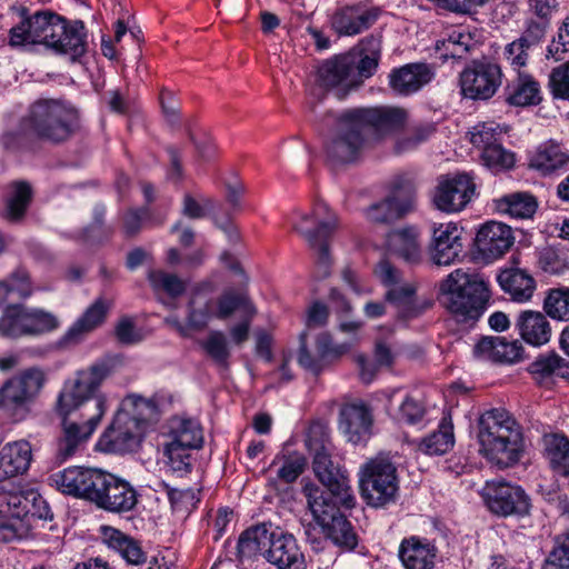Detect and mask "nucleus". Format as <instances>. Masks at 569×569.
I'll return each mask as SVG.
<instances>
[{"mask_svg":"<svg viewBox=\"0 0 569 569\" xmlns=\"http://www.w3.org/2000/svg\"><path fill=\"white\" fill-rule=\"evenodd\" d=\"M331 451L330 441L323 442L315 451L313 472L327 490L310 481L303 485L302 495L315 523L302 520L301 525L307 540L311 543L318 540V526L323 536L336 546L351 550L358 543L357 536L340 508L352 509L356 506V497L347 471L332 458Z\"/></svg>","mask_w":569,"mask_h":569,"instance_id":"f257e3e1","label":"nucleus"},{"mask_svg":"<svg viewBox=\"0 0 569 569\" xmlns=\"http://www.w3.org/2000/svg\"><path fill=\"white\" fill-rule=\"evenodd\" d=\"M479 452L500 469L517 465L525 451L521 425L503 408L485 411L478 419Z\"/></svg>","mask_w":569,"mask_h":569,"instance_id":"f03ea898","label":"nucleus"},{"mask_svg":"<svg viewBox=\"0 0 569 569\" xmlns=\"http://www.w3.org/2000/svg\"><path fill=\"white\" fill-rule=\"evenodd\" d=\"M111 373L107 361H98L79 371L73 383V447L87 441L96 431L106 412V397L97 395L101 383Z\"/></svg>","mask_w":569,"mask_h":569,"instance_id":"7ed1b4c3","label":"nucleus"},{"mask_svg":"<svg viewBox=\"0 0 569 569\" xmlns=\"http://www.w3.org/2000/svg\"><path fill=\"white\" fill-rule=\"evenodd\" d=\"M440 302L457 322L477 321L486 311L490 290L488 280L476 272L456 269L440 283Z\"/></svg>","mask_w":569,"mask_h":569,"instance_id":"20e7f679","label":"nucleus"},{"mask_svg":"<svg viewBox=\"0 0 569 569\" xmlns=\"http://www.w3.org/2000/svg\"><path fill=\"white\" fill-rule=\"evenodd\" d=\"M40 43L64 54L71 46L67 21L58 14L40 11L22 20L10 30V44L13 47Z\"/></svg>","mask_w":569,"mask_h":569,"instance_id":"39448f33","label":"nucleus"},{"mask_svg":"<svg viewBox=\"0 0 569 569\" xmlns=\"http://www.w3.org/2000/svg\"><path fill=\"white\" fill-rule=\"evenodd\" d=\"M23 126L41 139L64 141L71 133V104L62 99H40L30 107Z\"/></svg>","mask_w":569,"mask_h":569,"instance_id":"423d86ee","label":"nucleus"},{"mask_svg":"<svg viewBox=\"0 0 569 569\" xmlns=\"http://www.w3.org/2000/svg\"><path fill=\"white\" fill-rule=\"evenodd\" d=\"M43 385L44 375L38 368H28L7 379L0 386V411L17 421L23 420Z\"/></svg>","mask_w":569,"mask_h":569,"instance_id":"0eeeda50","label":"nucleus"},{"mask_svg":"<svg viewBox=\"0 0 569 569\" xmlns=\"http://www.w3.org/2000/svg\"><path fill=\"white\" fill-rule=\"evenodd\" d=\"M360 490L371 507H383L392 502L398 491L397 468L386 455H378L360 469Z\"/></svg>","mask_w":569,"mask_h":569,"instance_id":"6e6552de","label":"nucleus"},{"mask_svg":"<svg viewBox=\"0 0 569 569\" xmlns=\"http://www.w3.org/2000/svg\"><path fill=\"white\" fill-rule=\"evenodd\" d=\"M59 325L58 318L51 312L22 303H12L4 307L0 316V337H37L53 331Z\"/></svg>","mask_w":569,"mask_h":569,"instance_id":"1a4fd4ad","label":"nucleus"},{"mask_svg":"<svg viewBox=\"0 0 569 569\" xmlns=\"http://www.w3.org/2000/svg\"><path fill=\"white\" fill-rule=\"evenodd\" d=\"M371 143L362 124L352 110L343 112L337 120L335 131L326 143L328 158L335 163L356 161Z\"/></svg>","mask_w":569,"mask_h":569,"instance_id":"9d476101","label":"nucleus"},{"mask_svg":"<svg viewBox=\"0 0 569 569\" xmlns=\"http://www.w3.org/2000/svg\"><path fill=\"white\" fill-rule=\"evenodd\" d=\"M380 281L387 288L386 301L397 309L398 316L403 320L419 317L431 307V301H419L416 297V286L402 279L401 272L389 261L379 262L376 270Z\"/></svg>","mask_w":569,"mask_h":569,"instance_id":"9b49d317","label":"nucleus"},{"mask_svg":"<svg viewBox=\"0 0 569 569\" xmlns=\"http://www.w3.org/2000/svg\"><path fill=\"white\" fill-rule=\"evenodd\" d=\"M29 489L0 492V541L11 542L29 537Z\"/></svg>","mask_w":569,"mask_h":569,"instance_id":"f8f14e48","label":"nucleus"},{"mask_svg":"<svg viewBox=\"0 0 569 569\" xmlns=\"http://www.w3.org/2000/svg\"><path fill=\"white\" fill-rule=\"evenodd\" d=\"M416 208V188L409 180L396 181L390 192L366 209V218L376 224H389Z\"/></svg>","mask_w":569,"mask_h":569,"instance_id":"ddd939ff","label":"nucleus"},{"mask_svg":"<svg viewBox=\"0 0 569 569\" xmlns=\"http://www.w3.org/2000/svg\"><path fill=\"white\" fill-rule=\"evenodd\" d=\"M481 496L488 509L499 517H527L531 511V499L518 485L506 481H488Z\"/></svg>","mask_w":569,"mask_h":569,"instance_id":"4468645a","label":"nucleus"},{"mask_svg":"<svg viewBox=\"0 0 569 569\" xmlns=\"http://www.w3.org/2000/svg\"><path fill=\"white\" fill-rule=\"evenodd\" d=\"M502 71L490 61H473L460 73L461 93L466 98L487 100L501 86Z\"/></svg>","mask_w":569,"mask_h":569,"instance_id":"2eb2a0df","label":"nucleus"},{"mask_svg":"<svg viewBox=\"0 0 569 569\" xmlns=\"http://www.w3.org/2000/svg\"><path fill=\"white\" fill-rule=\"evenodd\" d=\"M476 183L467 173L441 178L432 193V204L445 213H458L471 201Z\"/></svg>","mask_w":569,"mask_h":569,"instance_id":"dca6fc26","label":"nucleus"},{"mask_svg":"<svg viewBox=\"0 0 569 569\" xmlns=\"http://www.w3.org/2000/svg\"><path fill=\"white\" fill-rule=\"evenodd\" d=\"M337 217L323 202H317L309 213H297L293 229L308 242L310 248L329 242L337 228Z\"/></svg>","mask_w":569,"mask_h":569,"instance_id":"f3484780","label":"nucleus"},{"mask_svg":"<svg viewBox=\"0 0 569 569\" xmlns=\"http://www.w3.org/2000/svg\"><path fill=\"white\" fill-rule=\"evenodd\" d=\"M462 250V229L456 222L432 224L429 254L435 264H453L459 260Z\"/></svg>","mask_w":569,"mask_h":569,"instance_id":"a211bd4d","label":"nucleus"},{"mask_svg":"<svg viewBox=\"0 0 569 569\" xmlns=\"http://www.w3.org/2000/svg\"><path fill=\"white\" fill-rule=\"evenodd\" d=\"M513 242V232L509 226L490 221L477 232L475 246L483 261L492 262L509 251Z\"/></svg>","mask_w":569,"mask_h":569,"instance_id":"6ab92c4d","label":"nucleus"},{"mask_svg":"<svg viewBox=\"0 0 569 569\" xmlns=\"http://www.w3.org/2000/svg\"><path fill=\"white\" fill-rule=\"evenodd\" d=\"M379 14V9L362 3L343 6L333 13L331 27L339 36H356L368 30Z\"/></svg>","mask_w":569,"mask_h":569,"instance_id":"aec40b11","label":"nucleus"},{"mask_svg":"<svg viewBox=\"0 0 569 569\" xmlns=\"http://www.w3.org/2000/svg\"><path fill=\"white\" fill-rule=\"evenodd\" d=\"M317 81L326 89H337L339 99L345 98L350 90L357 88L352 64L345 58V54L322 62L317 71Z\"/></svg>","mask_w":569,"mask_h":569,"instance_id":"412c9836","label":"nucleus"},{"mask_svg":"<svg viewBox=\"0 0 569 569\" xmlns=\"http://www.w3.org/2000/svg\"><path fill=\"white\" fill-rule=\"evenodd\" d=\"M352 111L370 139L372 134L380 136L399 129L407 116L405 110L392 107L359 108Z\"/></svg>","mask_w":569,"mask_h":569,"instance_id":"4be33fe9","label":"nucleus"},{"mask_svg":"<svg viewBox=\"0 0 569 569\" xmlns=\"http://www.w3.org/2000/svg\"><path fill=\"white\" fill-rule=\"evenodd\" d=\"M264 558L277 569L306 568L305 555L291 533L274 531L271 543L264 551Z\"/></svg>","mask_w":569,"mask_h":569,"instance_id":"5701e85b","label":"nucleus"},{"mask_svg":"<svg viewBox=\"0 0 569 569\" xmlns=\"http://www.w3.org/2000/svg\"><path fill=\"white\" fill-rule=\"evenodd\" d=\"M372 422V412L363 401L347 403L340 410L339 428L352 443L370 437Z\"/></svg>","mask_w":569,"mask_h":569,"instance_id":"b1692460","label":"nucleus"},{"mask_svg":"<svg viewBox=\"0 0 569 569\" xmlns=\"http://www.w3.org/2000/svg\"><path fill=\"white\" fill-rule=\"evenodd\" d=\"M137 502L138 496L134 488L128 481L110 473L97 508L108 512L122 513L132 510Z\"/></svg>","mask_w":569,"mask_h":569,"instance_id":"393cba45","label":"nucleus"},{"mask_svg":"<svg viewBox=\"0 0 569 569\" xmlns=\"http://www.w3.org/2000/svg\"><path fill=\"white\" fill-rule=\"evenodd\" d=\"M435 77V71L427 63H409L393 70L389 76V84L399 94L408 96L420 90Z\"/></svg>","mask_w":569,"mask_h":569,"instance_id":"a878e982","label":"nucleus"},{"mask_svg":"<svg viewBox=\"0 0 569 569\" xmlns=\"http://www.w3.org/2000/svg\"><path fill=\"white\" fill-rule=\"evenodd\" d=\"M110 472L97 468H73V498L98 507Z\"/></svg>","mask_w":569,"mask_h":569,"instance_id":"bb28decb","label":"nucleus"},{"mask_svg":"<svg viewBox=\"0 0 569 569\" xmlns=\"http://www.w3.org/2000/svg\"><path fill=\"white\" fill-rule=\"evenodd\" d=\"M32 461V448L27 440L11 441L0 447V480L28 471Z\"/></svg>","mask_w":569,"mask_h":569,"instance_id":"cd10ccee","label":"nucleus"},{"mask_svg":"<svg viewBox=\"0 0 569 569\" xmlns=\"http://www.w3.org/2000/svg\"><path fill=\"white\" fill-rule=\"evenodd\" d=\"M398 556L406 569H432L437 549L427 539L411 536L401 541Z\"/></svg>","mask_w":569,"mask_h":569,"instance_id":"c85d7f7f","label":"nucleus"},{"mask_svg":"<svg viewBox=\"0 0 569 569\" xmlns=\"http://www.w3.org/2000/svg\"><path fill=\"white\" fill-rule=\"evenodd\" d=\"M142 428L137 422L127 420L118 421V412L110 427L100 439V445L106 443V449L113 452H128L136 449L140 441Z\"/></svg>","mask_w":569,"mask_h":569,"instance_id":"c756f323","label":"nucleus"},{"mask_svg":"<svg viewBox=\"0 0 569 569\" xmlns=\"http://www.w3.org/2000/svg\"><path fill=\"white\" fill-rule=\"evenodd\" d=\"M380 40L375 37H367L360 42L359 52H349L345 54L352 64V73L357 88L362 83L363 79L370 78L378 67L380 58Z\"/></svg>","mask_w":569,"mask_h":569,"instance_id":"7c9ffc66","label":"nucleus"},{"mask_svg":"<svg viewBox=\"0 0 569 569\" xmlns=\"http://www.w3.org/2000/svg\"><path fill=\"white\" fill-rule=\"evenodd\" d=\"M540 83L530 73L518 71L506 87V101L515 107L537 106L541 102Z\"/></svg>","mask_w":569,"mask_h":569,"instance_id":"2f4dec72","label":"nucleus"},{"mask_svg":"<svg viewBox=\"0 0 569 569\" xmlns=\"http://www.w3.org/2000/svg\"><path fill=\"white\" fill-rule=\"evenodd\" d=\"M522 345L505 337H485L475 346V353L497 362H515L521 358Z\"/></svg>","mask_w":569,"mask_h":569,"instance_id":"473e14b6","label":"nucleus"},{"mask_svg":"<svg viewBox=\"0 0 569 569\" xmlns=\"http://www.w3.org/2000/svg\"><path fill=\"white\" fill-rule=\"evenodd\" d=\"M492 208L496 212L513 219H529L536 213L538 202L530 192L516 191L493 199Z\"/></svg>","mask_w":569,"mask_h":569,"instance_id":"72a5a7b5","label":"nucleus"},{"mask_svg":"<svg viewBox=\"0 0 569 569\" xmlns=\"http://www.w3.org/2000/svg\"><path fill=\"white\" fill-rule=\"evenodd\" d=\"M530 167L545 176L559 173L568 169L569 154L559 144L547 142L531 156Z\"/></svg>","mask_w":569,"mask_h":569,"instance_id":"f704fd0d","label":"nucleus"},{"mask_svg":"<svg viewBox=\"0 0 569 569\" xmlns=\"http://www.w3.org/2000/svg\"><path fill=\"white\" fill-rule=\"evenodd\" d=\"M542 456L558 475L569 477V438L561 433H546L541 438Z\"/></svg>","mask_w":569,"mask_h":569,"instance_id":"c9c22d12","label":"nucleus"},{"mask_svg":"<svg viewBox=\"0 0 569 569\" xmlns=\"http://www.w3.org/2000/svg\"><path fill=\"white\" fill-rule=\"evenodd\" d=\"M517 328L521 338L529 345H546L551 337V327L546 316L539 311L527 310L519 315Z\"/></svg>","mask_w":569,"mask_h":569,"instance_id":"e433bc0d","label":"nucleus"},{"mask_svg":"<svg viewBox=\"0 0 569 569\" xmlns=\"http://www.w3.org/2000/svg\"><path fill=\"white\" fill-rule=\"evenodd\" d=\"M497 279L501 289L518 302L530 300L536 289L535 279L519 268L502 270Z\"/></svg>","mask_w":569,"mask_h":569,"instance_id":"4c0bfd02","label":"nucleus"},{"mask_svg":"<svg viewBox=\"0 0 569 569\" xmlns=\"http://www.w3.org/2000/svg\"><path fill=\"white\" fill-rule=\"evenodd\" d=\"M100 530L108 547L118 551L128 563L136 566L144 563L146 553L138 541L113 527L102 526Z\"/></svg>","mask_w":569,"mask_h":569,"instance_id":"58836bf2","label":"nucleus"},{"mask_svg":"<svg viewBox=\"0 0 569 569\" xmlns=\"http://www.w3.org/2000/svg\"><path fill=\"white\" fill-rule=\"evenodd\" d=\"M274 531L266 523L257 525L244 530L238 540V557L251 559L264 551L271 543Z\"/></svg>","mask_w":569,"mask_h":569,"instance_id":"ea45409f","label":"nucleus"},{"mask_svg":"<svg viewBox=\"0 0 569 569\" xmlns=\"http://www.w3.org/2000/svg\"><path fill=\"white\" fill-rule=\"evenodd\" d=\"M158 408L153 400L137 395L126 397L118 409V421L129 418L137 426L143 428L146 423L157 417Z\"/></svg>","mask_w":569,"mask_h":569,"instance_id":"a19ab883","label":"nucleus"},{"mask_svg":"<svg viewBox=\"0 0 569 569\" xmlns=\"http://www.w3.org/2000/svg\"><path fill=\"white\" fill-rule=\"evenodd\" d=\"M419 232L413 227L395 230L389 234L388 243L391 252L408 262L420 258Z\"/></svg>","mask_w":569,"mask_h":569,"instance_id":"79ce46f5","label":"nucleus"},{"mask_svg":"<svg viewBox=\"0 0 569 569\" xmlns=\"http://www.w3.org/2000/svg\"><path fill=\"white\" fill-rule=\"evenodd\" d=\"M57 411L62 419L63 429V437L58 440L54 456V463L60 466L71 456V422L68 420L71 412V391L67 387L58 396Z\"/></svg>","mask_w":569,"mask_h":569,"instance_id":"37998d69","label":"nucleus"},{"mask_svg":"<svg viewBox=\"0 0 569 569\" xmlns=\"http://www.w3.org/2000/svg\"><path fill=\"white\" fill-rule=\"evenodd\" d=\"M216 318L213 297L196 292L188 303L187 320L192 331L206 329L209 322Z\"/></svg>","mask_w":569,"mask_h":569,"instance_id":"c03bdc74","label":"nucleus"},{"mask_svg":"<svg viewBox=\"0 0 569 569\" xmlns=\"http://www.w3.org/2000/svg\"><path fill=\"white\" fill-rule=\"evenodd\" d=\"M455 445L453 425L449 416H445L438 427L419 445V450L429 456H441L448 452Z\"/></svg>","mask_w":569,"mask_h":569,"instance_id":"a18cd8bd","label":"nucleus"},{"mask_svg":"<svg viewBox=\"0 0 569 569\" xmlns=\"http://www.w3.org/2000/svg\"><path fill=\"white\" fill-rule=\"evenodd\" d=\"M533 379L540 385L547 382L552 377H568L569 367L565 359L555 352L540 355L528 368Z\"/></svg>","mask_w":569,"mask_h":569,"instance_id":"49530a36","label":"nucleus"},{"mask_svg":"<svg viewBox=\"0 0 569 569\" xmlns=\"http://www.w3.org/2000/svg\"><path fill=\"white\" fill-rule=\"evenodd\" d=\"M32 199V188L26 181H16L10 186L6 199L4 218L10 222L20 221Z\"/></svg>","mask_w":569,"mask_h":569,"instance_id":"de8ad7c7","label":"nucleus"},{"mask_svg":"<svg viewBox=\"0 0 569 569\" xmlns=\"http://www.w3.org/2000/svg\"><path fill=\"white\" fill-rule=\"evenodd\" d=\"M170 442L189 449H198L203 441L202 429L192 419L174 418L170 426Z\"/></svg>","mask_w":569,"mask_h":569,"instance_id":"09e8293b","label":"nucleus"},{"mask_svg":"<svg viewBox=\"0 0 569 569\" xmlns=\"http://www.w3.org/2000/svg\"><path fill=\"white\" fill-rule=\"evenodd\" d=\"M213 306L216 318L219 320H226L234 312L242 316L248 309H256L247 296L234 290H226L218 298H213Z\"/></svg>","mask_w":569,"mask_h":569,"instance_id":"8fccbe9b","label":"nucleus"},{"mask_svg":"<svg viewBox=\"0 0 569 569\" xmlns=\"http://www.w3.org/2000/svg\"><path fill=\"white\" fill-rule=\"evenodd\" d=\"M475 41L469 32L452 30L448 36L436 42V50L443 51L445 59H461L473 47Z\"/></svg>","mask_w":569,"mask_h":569,"instance_id":"3c124183","label":"nucleus"},{"mask_svg":"<svg viewBox=\"0 0 569 569\" xmlns=\"http://www.w3.org/2000/svg\"><path fill=\"white\" fill-rule=\"evenodd\" d=\"M505 131L501 126L496 122H482L472 128L470 132V142L481 151L492 149L502 142Z\"/></svg>","mask_w":569,"mask_h":569,"instance_id":"603ef678","label":"nucleus"},{"mask_svg":"<svg viewBox=\"0 0 569 569\" xmlns=\"http://www.w3.org/2000/svg\"><path fill=\"white\" fill-rule=\"evenodd\" d=\"M109 305L103 299H97L84 313L73 323V342L80 335L88 333L101 326L107 317Z\"/></svg>","mask_w":569,"mask_h":569,"instance_id":"864d4df0","label":"nucleus"},{"mask_svg":"<svg viewBox=\"0 0 569 569\" xmlns=\"http://www.w3.org/2000/svg\"><path fill=\"white\" fill-rule=\"evenodd\" d=\"M200 346L217 365L221 367L228 366L231 352L226 335L222 331H211L208 337L200 342Z\"/></svg>","mask_w":569,"mask_h":569,"instance_id":"5fc2aeb1","label":"nucleus"},{"mask_svg":"<svg viewBox=\"0 0 569 569\" xmlns=\"http://www.w3.org/2000/svg\"><path fill=\"white\" fill-rule=\"evenodd\" d=\"M543 309L553 319L569 321V288L549 290L543 301Z\"/></svg>","mask_w":569,"mask_h":569,"instance_id":"6e6d98bb","label":"nucleus"},{"mask_svg":"<svg viewBox=\"0 0 569 569\" xmlns=\"http://www.w3.org/2000/svg\"><path fill=\"white\" fill-rule=\"evenodd\" d=\"M192 449L180 447L173 443H167L164 456L167 457V466L178 476H184L192 469Z\"/></svg>","mask_w":569,"mask_h":569,"instance_id":"4d7b16f0","label":"nucleus"},{"mask_svg":"<svg viewBox=\"0 0 569 569\" xmlns=\"http://www.w3.org/2000/svg\"><path fill=\"white\" fill-rule=\"evenodd\" d=\"M160 486L166 490L173 512L188 515L196 508L197 503L199 502L194 491L190 488L180 490L170 487L166 482H161Z\"/></svg>","mask_w":569,"mask_h":569,"instance_id":"13d9d810","label":"nucleus"},{"mask_svg":"<svg viewBox=\"0 0 569 569\" xmlns=\"http://www.w3.org/2000/svg\"><path fill=\"white\" fill-rule=\"evenodd\" d=\"M480 159L483 166L496 173L511 169L516 161L515 153L506 149L502 142L487 152L480 153Z\"/></svg>","mask_w":569,"mask_h":569,"instance_id":"bf43d9fd","label":"nucleus"},{"mask_svg":"<svg viewBox=\"0 0 569 569\" xmlns=\"http://www.w3.org/2000/svg\"><path fill=\"white\" fill-rule=\"evenodd\" d=\"M426 415V406L422 399L415 395H406L399 403L396 418L408 425L420 422Z\"/></svg>","mask_w":569,"mask_h":569,"instance_id":"052dcab7","label":"nucleus"},{"mask_svg":"<svg viewBox=\"0 0 569 569\" xmlns=\"http://www.w3.org/2000/svg\"><path fill=\"white\" fill-rule=\"evenodd\" d=\"M148 279L154 290H162L171 297L181 296L186 290V283L178 276L162 270L150 271Z\"/></svg>","mask_w":569,"mask_h":569,"instance_id":"680f3d73","label":"nucleus"},{"mask_svg":"<svg viewBox=\"0 0 569 569\" xmlns=\"http://www.w3.org/2000/svg\"><path fill=\"white\" fill-rule=\"evenodd\" d=\"M435 131L433 126H419L411 131L399 137L395 144L397 153H403L416 149L421 142L426 141Z\"/></svg>","mask_w":569,"mask_h":569,"instance_id":"e2e57ef3","label":"nucleus"},{"mask_svg":"<svg viewBox=\"0 0 569 569\" xmlns=\"http://www.w3.org/2000/svg\"><path fill=\"white\" fill-rule=\"evenodd\" d=\"M548 569H569V529L555 539V546L547 558Z\"/></svg>","mask_w":569,"mask_h":569,"instance_id":"0e129e2a","label":"nucleus"},{"mask_svg":"<svg viewBox=\"0 0 569 569\" xmlns=\"http://www.w3.org/2000/svg\"><path fill=\"white\" fill-rule=\"evenodd\" d=\"M3 280L9 282L10 292L21 299H27L33 293L34 289L29 272L23 268L16 269Z\"/></svg>","mask_w":569,"mask_h":569,"instance_id":"69168bd1","label":"nucleus"},{"mask_svg":"<svg viewBox=\"0 0 569 569\" xmlns=\"http://www.w3.org/2000/svg\"><path fill=\"white\" fill-rule=\"evenodd\" d=\"M349 349L350 346L348 343L333 345L331 337L326 332L320 333L317 337L316 352L319 355V357L322 359L325 363H327L331 359L345 355L346 352L349 351Z\"/></svg>","mask_w":569,"mask_h":569,"instance_id":"338daca9","label":"nucleus"},{"mask_svg":"<svg viewBox=\"0 0 569 569\" xmlns=\"http://www.w3.org/2000/svg\"><path fill=\"white\" fill-rule=\"evenodd\" d=\"M549 86L555 98L569 100V61L552 70Z\"/></svg>","mask_w":569,"mask_h":569,"instance_id":"774afa93","label":"nucleus"}]
</instances>
